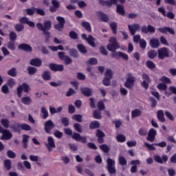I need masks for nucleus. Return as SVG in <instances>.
I'll return each mask as SVG.
<instances>
[{"label":"nucleus","mask_w":176,"mask_h":176,"mask_svg":"<svg viewBox=\"0 0 176 176\" xmlns=\"http://www.w3.org/2000/svg\"><path fill=\"white\" fill-rule=\"evenodd\" d=\"M36 27L40 31H43V34L47 36V41L50 38V32L49 30L52 28V22L50 21H47L44 22L43 25L42 23H36Z\"/></svg>","instance_id":"f257e3e1"},{"label":"nucleus","mask_w":176,"mask_h":176,"mask_svg":"<svg viewBox=\"0 0 176 176\" xmlns=\"http://www.w3.org/2000/svg\"><path fill=\"white\" fill-rule=\"evenodd\" d=\"M109 43L107 46L109 52H116L118 49H120V45L118 43V39L115 36H112L109 39Z\"/></svg>","instance_id":"f03ea898"},{"label":"nucleus","mask_w":176,"mask_h":176,"mask_svg":"<svg viewBox=\"0 0 176 176\" xmlns=\"http://www.w3.org/2000/svg\"><path fill=\"white\" fill-rule=\"evenodd\" d=\"M135 82V77L131 74H128L126 77V81L124 82V86L127 89H131L134 87V83Z\"/></svg>","instance_id":"7ed1b4c3"},{"label":"nucleus","mask_w":176,"mask_h":176,"mask_svg":"<svg viewBox=\"0 0 176 176\" xmlns=\"http://www.w3.org/2000/svg\"><path fill=\"white\" fill-rule=\"evenodd\" d=\"M107 170L109 174H115L116 173V168H115V160L109 158L107 160Z\"/></svg>","instance_id":"20e7f679"},{"label":"nucleus","mask_w":176,"mask_h":176,"mask_svg":"<svg viewBox=\"0 0 176 176\" xmlns=\"http://www.w3.org/2000/svg\"><path fill=\"white\" fill-rule=\"evenodd\" d=\"M158 53V58L160 60H164L166 57H168L170 52H168V49L166 47L160 48L157 51Z\"/></svg>","instance_id":"39448f33"},{"label":"nucleus","mask_w":176,"mask_h":176,"mask_svg":"<svg viewBox=\"0 0 176 176\" xmlns=\"http://www.w3.org/2000/svg\"><path fill=\"white\" fill-rule=\"evenodd\" d=\"M23 91H25V93H28V91H30V90H31V89L30 88V85H28V84L24 82L22 84V85H19L17 88V94H18V97H21V94L23 93Z\"/></svg>","instance_id":"423d86ee"},{"label":"nucleus","mask_w":176,"mask_h":176,"mask_svg":"<svg viewBox=\"0 0 176 176\" xmlns=\"http://www.w3.org/2000/svg\"><path fill=\"white\" fill-rule=\"evenodd\" d=\"M0 133H2V136L1 138V140H10L12 137H13V135H12V133L10 131L4 129L3 127L0 126Z\"/></svg>","instance_id":"0eeeda50"},{"label":"nucleus","mask_w":176,"mask_h":176,"mask_svg":"<svg viewBox=\"0 0 176 176\" xmlns=\"http://www.w3.org/2000/svg\"><path fill=\"white\" fill-rule=\"evenodd\" d=\"M55 125L52 120L46 121L44 124V130L47 134H50L52 129H54Z\"/></svg>","instance_id":"6e6552de"},{"label":"nucleus","mask_w":176,"mask_h":176,"mask_svg":"<svg viewBox=\"0 0 176 176\" xmlns=\"http://www.w3.org/2000/svg\"><path fill=\"white\" fill-rule=\"evenodd\" d=\"M56 20L57 21H58V23L54 25V28L56 30H58V31H61V30L64 28V24H65V19L63 17L57 16Z\"/></svg>","instance_id":"1a4fd4ad"},{"label":"nucleus","mask_w":176,"mask_h":176,"mask_svg":"<svg viewBox=\"0 0 176 176\" xmlns=\"http://www.w3.org/2000/svg\"><path fill=\"white\" fill-rule=\"evenodd\" d=\"M142 78L143 79V82H142V87L148 89V87H149V83H151V78H149V76L144 73Z\"/></svg>","instance_id":"9d476101"},{"label":"nucleus","mask_w":176,"mask_h":176,"mask_svg":"<svg viewBox=\"0 0 176 176\" xmlns=\"http://www.w3.org/2000/svg\"><path fill=\"white\" fill-rule=\"evenodd\" d=\"M153 159L157 163H159L160 164H163L168 160V157H167V155H162V157L160 155H154Z\"/></svg>","instance_id":"9b49d317"},{"label":"nucleus","mask_w":176,"mask_h":176,"mask_svg":"<svg viewBox=\"0 0 176 176\" xmlns=\"http://www.w3.org/2000/svg\"><path fill=\"white\" fill-rule=\"evenodd\" d=\"M156 134H157L156 130H155L154 129H151L146 138L147 141H149L150 142H153V141H155Z\"/></svg>","instance_id":"f8f14e48"},{"label":"nucleus","mask_w":176,"mask_h":176,"mask_svg":"<svg viewBox=\"0 0 176 176\" xmlns=\"http://www.w3.org/2000/svg\"><path fill=\"white\" fill-rule=\"evenodd\" d=\"M128 28L131 35H135V32L141 28V26H140V24L138 23H133L132 25H129Z\"/></svg>","instance_id":"ddd939ff"},{"label":"nucleus","mask_w":176,"mask_h":176,"mask_svg":"<svg viewBox=\"0 0 176 176\" xmlns=\"http://www.w3.org/2000/svg\"><path fill=\"white\" fill-rule=\"evenodd\" d=\"M47 144H46V146L47 148V150L49 152H52L53 148H56V144L54 143V139H53L52 137L50 136L47 138Z\"/></svg>","instance_id":"4468645a"},{"label":"nucleus","mask_w":176,"mask_h":176,"mask_svg":"<svg viewBox=\"0 0 176 176\" xmlns=\"http://www.w3.org/2000/svg\"><path fill=\"white\" fill-rule=\"evenodd\" d=\"M131 164L132 165V167L131 168V173L134 174L135 173H137V166H140V164H141V161H140V160H132L131 162Z\"/></svg>","instance_id":"2eb2a0df"},{"label":"nucleus","mask_w":176,"mask_h":176,"mask_svg":"<svg viewBox=\"0 0 176 176\" xmlns=\"http://www.w3.org/2000/svg\"><path fill=\"white\" fill-rule=\"evenodd\" d=\"M82 39H86L87 42H88L90 46H92V47H96V43H94V38H93L91 35H89L87 37L86 34H82Z\"/></svg>","instance_id":"dca6fc26"},{"label":"nucleus","mask_w":176,"mask_h":176,"mask_svg":"<svg viewBox=\"0 0 176 176\" xmlns=\"http://www.w3.org/2000/svg\"><path fill=\"white\" fill-rule=\"evenodd\" d=\"M19 23H21V24H28V25H29V27H32L33 28H34V27H35V23L32 21H30V20H28V18H27L25 16H23V17L20 18Z\"/></svg>","instance_id":"f3484780"},{"label":"nucleus","mask_w":176,"mask_h":176,"mask_svg":"<svg viewBox=\"0 0 176 176\" xmlns=\"http://www.w3.org/2000/svg\"><path fill=\"white\" fill-rule=\"evenodd\" d=\"M50 68L52 69V71H64V65H56L51 63L50 64Z\"/></svg>","instance_id":"a211bd4d"},{"label":"nucleus","mask_w":176,"mask_h":176,"mask_svg":"<svg viewBox=\"0 0 176 176\" xmlns=\"http://www.w3.org/2000/svg\"><path fill=\"white\" fill-rule=\"evenodd\" d=\"M149 45L153 49H157L160 46V42H159V39L157 38H151Z\"/></svg>","instance_id":"6ab92c4d"},{"label":"nucleus","mask_w":176,"mask_h":176,"mask_svg":"<svg viewBox=\"0 0 176 176\" xmlns=\"http://www.w3.org/2000/svg\"><path fill=\"white\" fill-rule=\"evenodd\" d=\"M18 49H19V50H24L25 52H32V47L28 44H20L18 46Z\"/></svg>","instance_id":"aec40b11"},{"label":"nucleus","mask_w":176,"mask_h":176,"mask_svg":"<svg viewBox=\"0 0 176 176\" xmlns=\"http://www.w3.org/2000/svg\"><path fill=\"white\" fill-rule=\"evenodd\" d=\"M30 65H33L34 67H41L42 65V60L36 58L30 60Z\"/></svg>","instance_id":"412c9836"},{"label":"nucleus","mask_w":176,"mask_h":176,"mask_svg":"<svg viewBox=\"0 0 176 176\" xmlns=\"http://www.w3.org/2000/svg\"><path fill=\"white\" fill-rule=\"evenodd\" d=\"M21 101L24 105H31L32 104V99L27 96L22 97Z\"/></svg>","instance_id":"4be33fe9"},{"label":"nucleus","mask_w":176,"mask_h":176,"mask_svg":"<svg viewBox=\"0 0 176 176\" xmlns=\"http://www.w3.org/2000/svg\"><path fill=\"white\" fill-rule=\"evenodd\" d=\"M41 114L42 119H47L49 118V111L45 107H42L41 109Z\"/></svg>","instance_id":"5701e85b"},{"label":"nucleus","mask_w":176,"mask_h":176,"mask_svg":"<svg viewBox=\"0 0 176 176\" xmlns=\"http://www.w3.org/2000/svg\"><path fill=\"white\" fill-rule=\"evenodd\" d=\"M157 118L160 122L164 123L166 122V119L164 118V112L163 110H159L157 113Z\"/></svg>","instance_id":"b1692460"},{"label":"nucleus","mask_w":176,"mask_h":176,"mask_svg":"<svg viewBox=\"0 0 176 176\" xmlns=\"http://www.w3.org/2000/svg\"><path fill=\"white\" fill-rule=\"evenodd\" d=\"M81 25L82 27H83L86 31H87L88 32H91V25H90V23L87 22V21H82L81 23Z\"/></svg>","instance_id":"393cba45"},{"label":"nucleus","mask_w":176,"mask_h":176,"mask_svg":"<svg viewBox=\"0 0 176 176\" xmlns=\"http://www.w3.org/2000/svg\"><path fill=\"white\" fill-rule=\"evenodd\" d=\"M7 74L8 75H9V76H12V78H14L17 76V69H16L15 67H12L8 71Z\"/></svg>","instance_id":"a878e982"},{"label":"nucleus","mask_w":176,"mask_h":176,"mask_svg":"<svg viewBox=\"0 0 176 176\" xmlns=\"http://www.w3.org/2000/svg\"><path fill=\"white\" fill-rule=\"evenodd\" d=\"M81 92L84 96H86V97H90V96H91V89L89 88H82Z\"/></svg>","instance_id":"bb28decb"},{"label":"nucleus","mask_w":176,"mask_h":176,"mask_svg":"<svg viewBox=\"0 0 176 176\" xmlns=\"http://www.w3.org/2000/svg\"><path fill=\"white\" fill-rule=\"evenodd\" d=\"M117 13L119 14H121V16H124V8L123 6L121 5H117V10H116Z\"/></svg>","instance_id":"cd10ccee"},{"label":"nucleus","mask_w":176,"mask_h":176,"mask_svg":"<svg viewBox=\"0 0 176 176\" xmlns=\"http://www.w3.org/2000/svg\"><path fill=\"white\" fill-rule=\"evenodd\" d=\"M21 124H14L11 125L10 127L14 130L16 133H20V129H21Z\"/></svg>","instance_id":"c85d7f7f"},{"label":"nucleus","mask_w":176,"mask_h":176,"mask_svg":"<svg viewBox=\"0 0 176 176\" xmlns=\"http://www.w3.org/2000/svg\"><path fill=\"white\" fill-rule=\"evenodd\" d=\"M113 76V72L111 69H107L104 74V77L108 78L109 79H112Z\"/></svg>","instance_id":"c756f323"},{"label":"nucleus","mask_w":176,"mask_h":176,"mask_svg":"<svg viewBox=\"0 0 176 176\" xmlns=\"http://www.w3.org/2000/svg\"><path fill=\"white\" fill-rule=\"evenodd\" d=\"M99 19H100V20H102V21H104V23L108 22V20H109V19L108 18V16H107L106 14H104L102 12H99Z\"/></svg>","instance_id":"7c9ffc66"},{"label":"nucleus","mask_w":176,"mask_h":176,"mask_svg":"<svg viewBox=\"0 0 176 176\" xmlns=\"http://www.w3.org/2000/svg\"><path fill=\"white\" fill-rule=\"evenodd\" d=\"M118 162L121 166H126V164H127V160H126V158L121 155L118 157Z\"/></svg>","instance_id":"2f4dec72"},{"label":"nucleus","mask_w":176,"mask_h":176,"mask_svg":"<svg viewBox=\"0 0 176 176\" xmlns=\"http://www.w3.org/2000/svg\"><path fill=\"white\" fill-rule=\"evenodd\" d=\"M30 138V136L28 135H23V148H28L27 142H28V139Z\"/></svg>","instance_id":"473e14b6"},{"label":"nucleus","mask_w":176,"mask_h":176,"mask_svg":"<svg viewBox=\"0 0 176 176\" xmlns=\"http://www.w3.org/2000/svg\"><path fill=\"white\" fill-rule=\"evenodd\" d=\"M100 127V122L98 121H93L89 124L90 129H98Z\"/></svg>","instance_id":"72a5a7b5"},{"label":"nucleus","mask_w":176,"mask_h":176,"mask_svg":"<svg viewBox=\"0 0 176 176\" xmlns=\"http://www.w3.org/2000/svg\"><path fill=\"white\" fill-rule=\"evenodd\" d=\"M116 140L118 142H124L126 141V136L122 134H118L116 136Z\"/></svg>","instance_id":"f704fd0d"},{"label":"nucleus","mask_w":176,"mask_h":176,"mask_svg":"<svg viewBox=\"0 0 176 176\" xmlns=\"http://www.w3.org/2000/svg\"><path fill=\"white\" fill-rule=\"evenodd\" d=\"M110 28L113 31V34H116L117 32L118 24L116 22H112L109 24Z\"/></svg>","instance_id":"c9c22d12"},{"label":"nucleus","mask_w":176,"mask_h":176,"mask_svg":"<svg viewBox=\"0 0 176 176\" xmlns=\"http://www.w3.org/2000/svg\"><path fill=\"white\" fill-rule=\"evenodd\" d=\"M77 47L79 52L82 53L83 54L87 53V50H86V47L83 45L79 44L77 45Z\"/></svg>","instance_id":"e433bc0d"},{"label":"nucleus","mask_w":176,"mask_h":176,"mask_svg":"<svg viewBox=\"0 0 176 176\" xmlns=\"http://www.w3.org/2000/svg\"><path fill=\"white\" fill-rule=\"evenodd\" d=\"M141 111H140L139 109H135L132 111L131 116L132 118H137L138 116H141Z\"/></svg>","instance_id":"4c0bfd02"},{"label":"nucleus","mask_w":176,"mask_h":176,"mask_svg":"<svg viewBox=\"0 0 176 176\" xmlns=\"http://www.w3.org/2000/svg\"><path fill=\"white\" fill-rule=\"evenodd\" d=\"M4 167L7 170H10V168H12V162H10V160H6L4 161Z\"/></svg>","instance_id":"58836bf2"},{"label":"nucleus","mask_w":176,"mask_h":176,"mask_svg":"<svg viewBox=\"0 0 176 176\" xmlns=\"http://www.w3.org/2000/svg\"><path fill=\"white\" fill-rule=\"evenodd\" d=\"M21 129L25 131H31V126L28 125V124H21Z\"/></svg>","instance_id":"ea45409f"},{"label":"nucleus","mask_w":176,"mask_h":176,"mask_svg":"<svg viewBox=\"0 0 176 176\" xmlns=\"http://www.w3.org/2000/svg\"><path fill=\"white\" fill-rule=\"evenodd\" d=\"M93 116L94 119H101V111L98 110H95L93 113Z\"/></svg>","instance_id":"a19ab883"},{"label":"nucleus","mask_w":176,"mask_h":176,"mask_svg":"<svg viewBox=\"0 0 176 176\" xmlns=\"http://www.w3.org/2000/svg\"><path fill=\"white\" fill-rule=\"evenodd\" d=\"M1 123L2 124V126H3V127H5L6 129H9V120L8 119H2L1 120Z\"/></svg>","instance_id":"79ce46f5"},{"label":"nucleus","mask_w":176,"mask_h":176,"mask_svg":"<svg viewBox=\"0 0 176 176\" xmlns=\"http://www.w3.org/2000/svg\"><path fill=\"white\" fill-rule=\"evenodd\" d=\"M74 127L76 131H78V133H82L83 131V129H82V125H80V124H74Z\"/></svg>","instance_id":"37998d69"},{"label":"nucleus","mask_w":176,"mask_h":176,"mask_svg":"<svg viewBox=\"0 0 176 176\" xmlns=\"http://www.w3.org/2000/svg\"><path fill=\"white\" fill-rule=\"evenodd\" d=\"M146 65L148 68H149L150 69H153L155 68V67H156V65H155V63H153L151 60H148L146 63Z\"/></svg>","instance_id":"c03bdc74"},{"label":"nucleus","mask_w":176,"mask_h":176,"mask_svg":"<svg viewBox=\"0 0 176 176\" xmlns=\"http://www.w3.org/2000/svg\"><path fill=\"white\" fill-rule=\"evenodd\" d=\"M156 56H157V52L155 50H151L148 52V56L150 58H155Z\"/></svg>","instance_id":"a18cd8bd"},{"label":"nucleus","mask_w":176,"mask_h":176,"mask_svg":"<svg viewBox=\"0 0 176 176\" xmlns=\"http://www.w3.org/2000/svg\"><path fill=\"white\" fill-rule=\"evenodd\" d=\"M69 50V56H71V57H78V51L76 50H74V49H71Z\"/></svg>","instance_id":"49530a36"},{"label":"nucleus","mask_w":176,"mask_h":176,"mask_svg":"<svg viewBox=\"0 0 176 176\" xmlns=\"http://www.w3.org/2000/svg\"><path fill=\"white\" fill-rule=\"evenodd\" d=\"M36 71H37L36 68L34 67H29L28 68V72L29 75H34V74L36 73Z\"/></svg>","instance_id":"de8ad7c7"},{"label":"nucleus","mask_w":176,"mask_h":176,"mask_svg":"<svg viewBox=\"0 0 176 176\" xmlns=\"http://www.w3.org/2000/svg\"><path fill=\"white\" fill-rule=\"evenodd\" d=\"M7 84L10 87H14V86H16V80L13 78H10Z\"/></svg>","instance_id":"09e8293b"},{"label":"nucleus","mask_w":176,"mask_h":176,"mask_svg":"<svg viewBox=\"0 0 176 176\" xmlns=\"http://www.w3.org/2000/svg\"><path fill=\"white\" fill-rule=\"evenodd\" d=\"M7 47L10 50H16V45H14V42H13V41L9 42L8 43Z\"/></svg>","instance_id":"8fccbe9b"},{"label":"nucleus","mask_w":176,"mask_h":176,"mask_svg":"<svg viewBox=\"0 0 176 176\" xmlns=\"http://www.w3.org/2000/svg\"><path fill=\"white\" fill-rule=\"evenodd\" d=\"M43 79H44V80H50V72H45L43 74Z\"/></svg>","instance_id":"3c124183"},{"label":"nucleus","mask_w":176,"mask_h":176,"mask_svg":"<svg viewBox=\"0 0 176 176\" xmlns=\"http://www.w3.org/2000/svg\"><path fill=\"white\" fill-rule=\"evenodd\" d=\"M147 133H148V130H146V129L142 128V129H139L138 134L140 135L145 136V135H146Z\"/></svg>","instance_id":"603ef678"},{"label":"nucleus","mask_w":176,"mask_h":176,"mask_svg":"<svg viewBox=\"0 0 176 176\" xmlns=\"http://www.w3.org/2000/svg\"><path fill=\"white\" fill-rule=\"evenodd\" d=\"M144 145L149 151H156V147L154 146L155 144H149L148 142H145Z\"/></svg>","instance_id":"864d4df0"},{"label":"nucleus","mask_w":176,"mask_h":176,"mask_svg":"<svg viewBox=\"0 0 176 176\" xmlns=\"http://www.w3.org/2000/svg\"><path fill=\"white\" fill-rule=\"evenodd\" d=\"M14 28L18 32H21V31L24 30V25L21 24H16L14 25Z\"/></svg>","instance_id":"5fc2aeb1"},{"label":"nucleus","mask_w":176,"mask_h":176,"mask_svg":"<svg viewBox=\"0 0 176 176\" xmlns=\"http://www.w3.org/2000/svg\"><path fill=\"white\" fill-rule=\"evenodd\" d=\"M122 54V52H113L111 54V57L113 58H120V54Z\"/></svg>","instance_id":"6e6d98bb"},{"label":"nucleus","mask_w":176,"mask_h":176,"mask_svg":"<svg viewBox=\"0 0 176 176\" xmlns=\"http://www.w3.org/2000/svg\"><path fill=\"white\" fill-rule=\"evenodd\" d=\"M147 31L148 32H150L151 34H155L156 29L155 28V27L148 25H147Z\"/></svg>","instance_id":"4d7b16f0"},{"label":"nucleus","mask_w":176,"mask_h":176,"mask_svg":"<svg viewBox=\"0 0 176 176\" xmlns=\"http://www.w3.org/2000/svg\"><path fill=\"white\" fill-rule=\"evenodd\" d=\"M72 119L74 120H76L77 122H79L80 123L82 122V116L81 115H74L72 116Z\"/></svg>","instance_id":"13d9d810"},{"label":"nucleus","mask_w":176,"mask_h":176,"mask_svg":"<svg viewBox=\"0 0 176 176\" xmlns=\"http://www.w3.org/2000/svg\"><path fill=\"white\" fill-rule=\"evenodd\" d=\"M111 79V78H108V77H104L103 79V85H104V86H110Z\"/></svg>","instance_id":"bf43d9fd"},{"label":"nucleus","mask_w":176,"mask_h":176,"mask_svg":"<svg viewBox=\"0 0 176 176\" xmlns=\"http://www.w3.org/2000/svg\"><path fill=\"white\" fill-rule=\"evenodd\" d=\"M25 10L29 16H32L35 13V8H28Z\"/></svg>","instance_id":"052dcab7"},{"label":"nucleus","mask_w":176,"mask_h":176,"mask_svg":"<svg viewBox=\"0 0 176 176\" xmlns=\"http://www.w3.org/2000/svg\"><path fill=\"white\" fill-rule=\"evenodd\" d=\"M61 122L63 123V126H69V120H68V118L64 117L61 118Z\"/></svg>","instance_id":"680f3d73"},{"label":"nucleus","mask_w":176,"mask_h":176,"mask_svg":"<svg viewBox=\"0 0 176 176\" xmlns=\"http://www.w3.org/2000/svg\"><path fill=\"white\" fill-rule=\"evenodd\" d=\"M10 41H16L17 39V34L14 32H11L10 33Z\"/></svg>","instance_id":"e2e57ef3"},{"label":"nucleus","mask_w":176,"mask_h":176,"mask_svg":"<svg viewBox=\"0 0 176 176\" xmlns=\"http://www.w3.org/2000/svg\"><path fill=\"white\" fill-rule=\"evenodd\" d=\"M1 91L3 94H8L9 93V87L6 85H4L1 87Z\"/></svg>","instance_id":"0e129e2a"},{"label":"nucleus","mask_w":176,"mask_h":176,"mask_svg":"<svg viewBox=\"0 0 176 176\" xmlns=\"http://www.w3.org/2000/svg\"><path fill=\"white\" fill-rule=\"evenodd\" d=\"M80 134L74 133L72 135V138L76 141H80Z\"/></svg>","instance_id":"69168bd1"},{"label":"nucleus","mask_w":176,"mask_h":176,"mask_svg":"<svg viewBox=\"0 0 176 176\" xmlns=\"http://www.w3.org/2000/svg\"><path fill=\"white\" fill-rule=\"evenodd\" d=\"M165 115L168 118V119H169V120H171V121L174 120L175 119L174 116H173L171 113L168 111H165Z\"/></svg>","instance_id":"338daca9"},{"label":"nucleus","mask_w":176,"mask_h":176,"mask_svg":"<svg viewBox=\"0 0 176 176\" xmlns=\"http://www.w3.org/2000/svg\"><path fill=\"white\" fill-rule=\"evenodd\" d=\"M159 90H166L167 89V85L164 83H160L157 86Z\"/></svg>","instance_id":"774afa93"}]
</instances>
